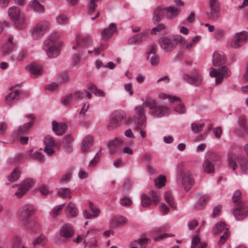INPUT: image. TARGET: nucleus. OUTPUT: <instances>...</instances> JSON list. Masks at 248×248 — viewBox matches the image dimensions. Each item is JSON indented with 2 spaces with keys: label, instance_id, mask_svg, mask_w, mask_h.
Segmentation results:
<instances>
[{
  "label": "nucleus",
  "instance_id": "1",
  "mask_svg": "<svg viewBox=\"0 0 248 248\" xmlns=\"http://www.w3.org/2000/svg\"><path fill=\"white\" fill-rule=\"evenodd\" d=\"M145 108H148V106L144 105V102L141 105L136 106L134 109L133 118H129L126 123L130 124L133 120L135 127L134 131L140 132L141 137L142 138L146 137V131L144 129L146 127V116L145 113Z\"/></svg>",
  "mask_w": 248,
  "mask_h": 248
},
{
  "label": "nucleus",
  "instance_id": "2",
  "mask_svg": "<svg viewBox=\"0 0 248 248\" xmlns=\"http://www.w3.org/2000/svg\"><path fill=\"white\" fill-rule=\"evenodd\" d=\"M60 34L57 32L51 33L44 42L43 49L49 58H57L62 46V42L60 41Z\"/></svg>",
  "mask_w": 248,
  "mask_h": 248
},
{
  "label": "nucleus",
  "instance_id": "3",
  "mask_svg": "<svg viewBox=\"0 0 248 248\" xmlns=\"http://www.w3.org/2000/svg\"><path fill=\"white\" fill-rule=\"evenodd\" d=\"M35 212V208L33 205L31 204H26L23 206L19 211V217L23 222V223L26 229L29 231L34 232L37 229V227L35 226V223L33 221H31L29 218L33 215Z\"/></svg>",
  "mask_w": 248,
  "mask_h": 248
},
{
  "label": "nucleus",
  "instance_id": "4",
  "mask_svg": "<svg viewBox=\"0 0 248 248\" xmlns=\"http://www.w3.org/2000/svg\"><path fill=\"white\" fill-rule=\"evenodd\" d=\"M144 105L148 106L151 110V114L155 117H162L170 112V108L168 105L157 104L154 99L147 98L144 102Z\"/></svg>",
  "mask_w": 248,
  "mask_h": 248
},
{
  "label": "nucleus",
  "instance_id": "5",
  "mask_svg": "<svg viewBox=\"0 0 248 248\" xmlns=\"http://www.w3.org/2000/svg\"><path fill=\"white\" fill-rule=\"evenodd\" d=\"M8 14L11 19L15 22L16 27L22 29L26 26V18L24 15L20 14L19 9L16 7L9 9Z\"/></svg>",
  "mask_w": 248,
  "mask_h": 248
},
{
  "label": "nucleus",
  "instance_id": "6",
  "mask_svg": "<svg viewBox=\"0 0 248 248\" xmlns=\"http://www.w3.org/2000/svg\"><path fill=\"white\" fill-rule=\"evenodd\" d=\"M228 163L229 166L234 170L237 168V164L238 163L243 171L248 172V161L241 156H236L233 154H230L228 157Z\"/></svg>",
  "mask_w": 248,
  "mask_h": 248
},
{
  "label": "nucleus",
  "instance_id": "7",
  "mask_svg": "<svg viewBox=\"0 0 248 248\" xmlns=\"http://www.w3.org/2000/svg\"><path fill=\"white\" fill-rule=\"evenodd\" d=\"M179 177L181 178V181L184 188L186 191L190 190L194 185V180L189 171L183 172V165L180 163L177 166Z\"/></svg>",
  "mask_w": 248,
  "mask_h": 248
},
{
  "label": "nucleus",
  "instance_id": "8",
  "mask_svg": "<svg viewBox=\"0 0 248 248\" xmlns=\"http://www.w3.org/2000/svg\"><path fill=\"white\" fill-rule=\"evenodd\" d=\"M46 240L45 236L40 235L34 239L31 244L27 245L25 243H22L21 237L16 236L14 238L12 248H35L37 245L44 244Z\"/></svg>",
  "mask_w": 248,
  "mask_h": 248
},
{
  "label": "nucleus",
  "instance_id": "9",
  "mask_svg": "<svg viewBox=\"0 0 248 248\" xmlns=\"http://www.w3.org/2000/svg\"><path fill=\"white\" fill-rule=\"evenodd\" d=\"M182 78L186 83L196 86L202 84L203 80L202 74L198 69L193 70L190 75L183 74Z\"/></svg>",
  "mask_w": 248,
  "mask_h": 248
},
{
  "label": "nucleus",
  "instance_id": "10",
  "mask_svg": "<svg viewBox=\"0 0 248 248\" xmlns=\"http://www.w3.org/2000/svg\"><path fill=\"white\" fill-rule=\"evenodd\" d=\"M158 98L162 100H168L170 104L174 103V102H179L178 105L174 108L175 111L183 114L186 112V109L183 104L181 103V99L179 97L170 95L165 93H160L158 94Z\"/></svg>",
  "mask_w": 248,
  "mask_h": 248
},
{
  "label": "nucleus",
  "instance_id": "11",
  "mask_svg": "<svg viewBox=\"0 0 248 248\" xmlns=\"http://www.w3.org/2000/svg\"><path fill=\"white\" fill-rule=\"evenodd\" d=\"M34 184V180L28 178L24 180L20 186L13 185L12 186L13 188L18 186V191L15 193V196L18 198L22 197Z\"/></svg>",
  "mask_w": 248,
  "mask_h": 248
},
{
  "label": "nucleus",
  "instance_id": "12",
  "mask_svg": "<svg viewBox=\"0 0 248 248\" xmlns=\"http://www.w3.org/2000/svg\"><path fill=\"white\" fill-rule=\"evenodd\" d=\"M50 24L46 21H41L38 22L33 28L31 35L34 39L41 38L49 29Z\"/></svg>",
  "mask_w": 248,
  "mask_h": 248
},
{
  "label": "nucleus",
  "instance_id": "13",
  "mask_svg": "<svg viewBox=\"0 0 248 248\" xmlns=\"http://www.w3.org/2000/svg\"><path fill=\"white\" fill-rule=\"evenodd\" d=\"M248 33L246 31L237 33L233 36L231 46L233 48H237L243 46L248 41Z\"/></svg>",
  "mask_w": 248,
  "mask_h": 248
},
{
  "label": "nucleus",
  "instance_id": "14",
  "mask_svg": "<svg viewBox=\"0 0 248 248\" xmlns=\"http://www.w3.org/2000/svg\"><path fill=\"white\" fill-rule=\"evenodd\" d=\"M212 70L210 72L211 77L216 78V82L217 84H220L224 77L229 76L230 71L226 66H222L218 70L215 68H211Z\"/></svg>",
  "mask_w": 248,
  "mask_h": 248
},
{
  "label": "nucleus",
  "instance_id": "15",
  "mask_svg": "<svg viewBox=\"0 0 248 248\" xmlns=\"http://www.w3.org/2000/svg\"><path fill=\"white\" fill-rule=\"evenodd\" d=\"M77 46H72L73 49H76L77 47H87L91 45L93 42L92 37L89 35L80 36L77 35L76 37Z\"/></svg>",
  "mask_w": 248,
  "mask_h": 248
},
{
  "label": "nucleus",
  "instance_id": "16",
  "mask_svg": "<svg viewBox=\"0 0 248 248\" xmlns=\"http://www.w3.org/2000/svg\"><path fill=\"white\" fill-rule=\"evenodd\" d=\"M44 142L45 144L44 152L48 155H53L55 151L54 147L56 145L55 140L50 136H46L45 137Z\"/></svg>",
  "mask_w": 248,
  "mask_h": 248
},
{
  "label": "nucleus",
  "instance_id": "17",
  "mask_svg": "<svg viewBox=\"0 0 248 248\" xmlns=\"http://www.w3.org/2000/svg\"><path fill=\"white\" fill-rule=\"evenodd\" d=\"M59 233L61 237L69 239L74 235L75 230L70 224L66 223L61 227Z\"/></svg>",
  "mask_w": 248,
  "mask_h": 248
},
{
  "label": "nucleus",
  "instance_id": "18",
  "mask_svg": "<svg viewBox=\"0 0 248 248\" xmlns=\"http://www.w3.org/2000/svg\"><path fill=\"white\" fill-rule=\"evenodd\" d=\"M248 215V206L245 204H242L233 211V215L235 218L238 220L243 219Z\"/></svg>",
  "mask_w": 248,
  "mask_h": 248
},
{
  "label": "nucleus",
  "instance_id": "19",
  "mask_svg": "<svg viewBox=\"0 0 248 248\" xmlns=\"http://www.w3.org/2000/svg\"><path fill=\"white\" fill-rule=\"evenodd\" d=\"M95 232V230L94 229H91L90 230H88L86 234H78L77 236L76 237L74 238L73 239V241L77 244H82L84 248H87L88 245V243L87 240V236L90 233H93Z\"/></svg>",
  "mask_w": 248,
  "mask_h": 248
},
{
  "label": "nucleus",
  "instance_id": "20",
  "mask_svg": "<svg viewBox=\"0 0 248 248\" xmlns=\"http://www.w3.org/2000/svg\"><path fill=\"white\" fill-rule=\"evenodd\" d=\"M160 45L166 51H170L175 47V44L171 39L167 37H162L160 39Z\"/></svg>",
  "mask_w": 248,
  "mask_h": 248
},
{
  "label": "nucleus",
  "instance_id": "21",
  "mask_svg": "<svg viewBox=\"0 0 248 248\" xmlns=\"http://www.w3.org/2000/svg\"><path fill=\"white\" fill-rule=\"evenodd\" d=\"M116 26L114 23H111L109 26L104 29L101 31L102 38L105 41L108 40L116 31Z\"/></svg>",
  "mask_w": 248,
  "mask_h": 248
},
{
  "label": "nucleus",
  "instance_id": "22",
  "mask_svg": "<svg viewBox=\"0 0 248 248\" xmlns=\"http://www.w3.org/2000/svg\"><path fill=\"white\" fill-rule=\"evenodd\" d=\"M225 62V56L222 52L216 51L213 56V63L215 67H219L224 64Z\"/></svg>",
  "mask_w": 248,
  "mask_h": 248
},
{
  "label": "nucleus",
  "instance_id": "23",
  "mask_svg": "<svg viewBox=\"0 0 248 248\" xmlns=\"http://www.w3.org/2000/svg\"><path fill=\"white\" fill-rule=\"evenodd\" d=\"M123 119V116L120 114H115L110 120L108 126L109 130H112L119 126L120 123Z\"/></svg>",
  "mask_w": 248,
  "mask_h": 248
},
{
  "label": "nucleus",
  "instance_id": "24",
  "mask_svg": "<svg viewBox=\"0 0 248 248\" xmlns=\"http://www.w3.org/2000/svg\"><path fill=\"white\" fill-rule=\"evenodd\" d=\"M26 117L30 120L26 124L21 126L18 129V132L20 134H24L27 131H28L31 127L33 121L34 120V117L32 114H29L26 115Z\"/></svg>",
  "mask_w": 248,
  "mask_h": 248
},
{
  "label": "nucleus",
  "instance_id": "25",
  "mask_svg": "<svg viewBox=\"0 0 248 248\" xmlns=\"http://www.w3.org/2000/svg\"><path fill=\"white\" fill-rule=\"evenodd\" d=\"M27 69L30 72L32 76L36 77L42 73V68L41 65L35 63H32L27 66Z\"/></svg>",
  "mask_w": 248,
  "mask_h": 248
},
{
  "label": "nucleus",
  "instance_id": "26",
  "mask_svg": "<svg viewBox=\"0 0 248 248\" xmlns=\"http://www.w3.org/2000/svg\"><path fill=\"white\" fill-rule=\"evenodd\" d=\"M89 207L90 210L93 213V215L91 214L87 210H85L83 211V216L86 218L90 219L98 216L100 213V211L98 208L94 206L92 202H89Z\"/></svg>",
  "mask_w": 248,
  "mask_h": 248
},
{
  "label": "nucleus",
  "instance_id": "27",
  "mask_svg": "<svg viewBox=\"0 0 248 248\" xmlns=\"http://www.w3.org/2000/svg\"><path fill=\"white\" fill-rule=\"evenodd\" d=\"M67 126L65 124H59L54 121L52 122V129L58 135H62L66 131Z\"/></svg>",
  "mask_w": 248,
  "mask_h": 248
},
{
  "label": "nucleus",
  "instance_id": "28",
  "mask_svg": "<svg viewBox=\"0 0 248 248\" xmlns=\"http://www.w3.org/2000/svg\"><path fill=\"white\" fill-rule=\"evenodd\" d=\"M93 143V138L91 135H88L84 137L83 139L81 146V149L82 152H85L90 149Z\"/></svg>",
  "mask_w": 248,
  "mask_h": 248
},
{
  "label": "nucleus",
  "instance_id": "29",
  "mask_svg": "<svg viewBox=\"0 0 248 248\" xmlns=\"http://www.w3.org/2000/svg\"><path fill=\"white\" fill-rule=\"evenodd\" d=\"M123 143V140L119 138H116L114 140L111 141L108 144L110 153L111 154L116 153L118 150V147Z\"/></svg>",
  "mask_w": 248,
  "mask_h": 248
},
{
  "label": "nucleus",
  "instance_id": "30",
  "mask_svg": "<svg viewBox=\"0 0 248 248\" xmlns=\"http://www.w3.org/2000/svg\"><path fill=\"white\" fill-rule=\"evenodd\" d=\"M165 15H166V7H157L154 12V20L156 22L160 21Z\"/></svg>",
  "mask_w": 248,
  "mask_h": 248
},
{
  "label": "nucleus",
  "instance_id": "31",
  "mask_svg": "<svg viewBox=\"0 0 248 248\" xmlns=\"http://www.w3.org/2000/svg\"><path fill=\"white\" fill-rule=\"evenodd\" d=\"M214 160L211 158V160L207 159L204 161L202 164L203 171L207 173H212L215 171V166L213 162Z\"/></svg>",
  "mask_w": 248,
  "mask_h": 248
},
{
  "label": "nucleus",
  "instance_id": "32",
  "mask_svg": "<svg viewBox=\"0 0 248 248\" xmlns=\"http://www.w3.org/2000/svg\"><path fill=\"white\" fill-rule=\"evenodd\" d=\"M180 11V9L175 7H166V17L169 19H173L179 14Z\"/></svg>",
  "mask_w": 248,
  "mask_h": 248
},
{
  "label": "nucleus",
  "instance_id": "33",
  "mask_svg": "<svg viewBox=\"0 0 248 248\" xmlns=\"http://www.w3.org/2000/svg\"><path fill=\"white\" fill-rule=\"evenodd\" d=\"M210 11L207 12L208 18L212 20H217L219 18L220 15L219 7H210Z\"/></svg>",
  "mask_w": 248,
  "mask_h": 248
},
{
  "label": "nucleus",
  "instance_id": "34",
  "mask_svg": "<svg viewBox=\"0 0 248 248\" xmlns=\"http://www.w3.org/2000/svg\"><path fill=\"white\" fill-rule=\"evenodd\" d=\"M207 244L205 242H201L198 235H195L192 239L191 248H205Z\"/></svg>",
  "mask_w": 248,
  "mask_h": 248
},
{
  "label": "nucleus",
  "instance_id": "35",
  "mask_svg": "<svg viewBox=\"0 0 248 248\" xmlns=\"http://www.w3.org/2000/svg\"><path fill=\"white\" fill-rule=\"evenodd\" d=\"M149 33L148 31H144L135 35L132 38V42L134 43H141L148 39Z\"/></svg>",
  "mask_w": 248,
  "mask_h": 248
},
{
  "label": "nucleus",
  "instance_id": "36",
  "mask_svg": "<svg viewBox=\"0 0 248 248\" xmlns=\"http://www.w3.org/2000/svg\"><path fill=\"white\" fill-rule=\"evenodd\" d=\"M13 37L10 35L8 39V43L2 47V53L4 55L9 54L13 49L14 43L12 42Z\"/></svg>",
  "mask_w": 248,
  "mask_h": 248
},
{
  "label": "nucleus",
  "instance_id": "37",
  "mask_svg": "<svg viewBox=\"0 0 248 248\" xmlns=\"http://www.w3.org/2000/svg\"><path fill=\"white\" fill-rule=\"evenodd\" d=\"M126 222V218L124 217H115L111 220V225L112 227H117L125 224Z\"/></svg>",
  "mask_w": 248,
  "mask_h": 248
},
{
  "label": "nucleus",
  "instance_id": "38",
  "mask_svg": "<svg viewBox=\"0 0 248 248\" xmlns=\"http://www.w3.org/2000/svg\"><path fill=\"white\" fill-rule=\"evenodd\" d=\"M29 6L34 11L37 12L43 13L45 10L44 6L36 0L31 1L29 4Z\"/></svg>",
  "mask_w": 248,
  "mask_h": 248
},
{
  "label": "nucleus",
  "instance_id": "39",
  "mask_svg": "<svg viewBox=\"0 0 248 248\" xmlns=\"http://www.w3.org/2000/svg\"><path fill=\"white\" fill-rule=\"evenodd\" d=\"M226 229L229 231V228L226 227L224 222H220L218 223L213 229V232L215 234L220 233L223 231H226Z\"/></svg>",
  "mask_w": 248,
  "mask_h": 248
},
{
  "label": "nucleus",
  "instance_id": "40",
  "mask_svg": "<svg viewBox=\"0 0 248 248\" xmlns=\"http://www.w3.org/2000/svg\"><path fill=\"white\" fill-rule=\"evenodd\" d=\"M20 173L21 172L19 169H15L12 173L8 176V180L11 182H14L17 181L19 178Z\"/></svg>",
  "mask_w": 248,
  "mask_h": 248
},
{
  "label": "nucleus",
  "instance_id": "41",
  "mask_svg": "<svg viewBox=\"0 0 248 248\" xmlns=\"http://www.w3.org/2000/svg\"><path fill=\"white\" fill-rule=\"evenodd\" d=\"M29 155L34 159L37 160L39 162H43L44 161V157L43 155L40 152H33L32 150H30L28 152Z\"/></svg>",
  "mask_w": 248,
  "mask_h": 248
},
{
  "label": "nucleus",
  "instance_id": "42",
  "mask_svg": "<svg viewBox=\"0 0 248 248\" xmlns=\"http://www.w3.org/2000/svg\"><path fill=\"white\" fill-rule=\"evenodd\" d=\"M67 212L69 215L72 217H75L78 215V210L75 205L72 202H70L67 206Z\"/></svg>",
  "mask_w": 248,
  "mask_h": 248
},
{
  "label": "nucleus",
  "instance_id": "43",
  "mask_svg": "<svg viewBox=\"0 0 248 248\" xmlns=\"http://www.w3.org/2000/svg\"><path fill=\"white\" fill-rule=\"evenodd\" d=\"M164 199L168 204L172 208L176 207L175 203L173 201V199L170 192L169 191L165 192L164 193Z\"/></svg>",
  "mask_w": 248,
  "mask_h": 248
},
{
  "label": "nucleus",
  "instance_id": "44",
  "mask_svg": "<svg viewBox=\"0 0 248 248\" xmlns=\"http://www.w3.org/2000/svg\"><path fill=\"white\" fill-rule=\"evenodd\" d=\"M238 123L241 129L246 133L248 134V127L247 126V120L244 116L242 115L239 117Z\"/></svg>",
  "mask_w": 248,
  "mask_h": 248
},
{
  "label": "nucleus",
  "instance_id": "45",
  "mask_svg": "<svg viewBox=\"0 0 248 248\" xmlns=\"http://www.w3.org/2000/svg\"><path fill=\"white\" fill-rule=\"evenodd\" d=\"M70 190L69 189L67 188H62L59 189L58 191V195L63 198H71Z\"/></svg>",
  "mask_w": 248,
  "mask_h": 248
},
{
  "label": "nucleus",
  "instance_id": "46",
  "mask_svg": "<svg viewBox=\"0 0 248 248\" xmlns=\"http://www.w3.org/2000/svg\"><path fill=\"white\" fill-rule=\"evenodd\" d=\"M19 92L18 90L14 92L10 93L6 97V101L7 103L10 104L13 100L17 99V96L19 95Z\"/></svg>",
  "mask_w": 248,
  "mask_h": 248
},
{
  "label": "nucleus",
  "instance_id": "47",
  "mask_svg": "<svg viewBox=\"0 0 248 248\" xmlns=\"http://www.w3.org/2000/svg\"><path fill=\"white\" fill-rule=\"evenodd\" d=\"M165 182L166 178L165 176L162 175L159 176L155 180V186L159 188H161L165 185Z\"/></svg>",
  "mask_w": 248,
  "mask_h": 248
},
{
  "label": "nucleus",
  "instance_id": "48",
  "mask_svg": "<svg viewBox=\"0 0 248 248\" xmlns=\"http://www.w3.org/2000/svg\"><path fill=\"white\" fill-rule=\"evenodd\" d=\"M204 126V124H200L193 123H192L191 124V128L192 131L194 133H198L203 129Z\"/></svg>",
  "mask_w": 248,
  "mask_h": 248
},
{
  "label": "nucleus",
  "instance_id": "49",
  "mask_svg": "<svg viewBox=\"0 0 248 248\" xmlns=\"http://www.w3.org/2000/svg\"><path fill=\"white\" fill-rule=\"evenodd\" d=\"M56 21L57 23L60 25L66 24L68 22L67 17L63 14H60L57 16Z\"/></svg>",
  "mask_w": 248,
  "mask_h": 248
},
{
  "label": "nucleus",
  "instance_id": "50",
  "mask_svg": "<svg viewBox=\"0 0 248 248\" xmlns=\"http://www.w3.org/2000/svg\"><path fill=\"white\" fill-rule=\"evenodd\" d=\"M151 203V199L145 194L141 196V204L144 207H149Z\"/></svg>",
  "mask_w": 248,
  "mask_h": 248
},
{
  "label": "nucleus",
  "instance_id": "51",
  "mask_svg": "<svg viewBox=\"0 0 248 248\" xmlns=\"http://www.w3.org/2000/svg\"><path fill=\"white\" fill-rule=\"evenodd\" d=\"M147 59L150 60V62L152 66H156L159 62V58L156 55L148 56Z\"/></svg>",
  "mask_w": 248,
  "mask_h": 248
},
{
  "label": "nucleus",
  "instance_id": "52",
  "mask_svg": "<svg viewBox=\"0 0 248 248\" xmlns=\"http://www.w3.org/2000/svg\"><path fill=\"white\" fill-rule=\"evenodd\" d=\"M27 56V51L25 50H21L17 56H13V59L17 61H21L26 58Z\"/></svg>",
  "mask_w": 248,
  "mask_h": 248
},
{
  "label": "nucleus",
  "instance_id": "53",
  "mask_svg": "<svg viewBox=\"0 0 248 248\" xmlns=\"http://www.w3.org/2000/svg\"><path fill=\"white\" fill-rule=\"evenodd\" d=\"M232 201L236 205L241 203V192L239 190L235 191L233 193Z\"/></svg>",
  "mask_w": 248,
  "mask_h": 248
},
{
  "label": "nucleus",
  "instance_id": "54",
  "mask_svg": "<svg viewBox=\"0 0 248 248\" xmlns=\"http://www.w3.org/2000/svg\"><path fill=\"white\" fill-rule=\"evenodd\" d=\"M73 140V138L70 135L66 136L63 140V145L67 149L70 147V144Z\"/></svg>",
  "mask_w": 248,
  "mask_h": 248
},
{
  "label": "nucleus",
  "instance_id": "55",
  "mask_svg": "<svg viewBox=\"0 0 248 248\" xmlns=\"http://www.w3.org/2000/svg\"><path fill=\"white\" fill-rule=\"evenodd\" d=\"M150 241V239L147 238H140L135 241L136 243L140 246L141 248H146V246Z\"/></svg>",
  "mask_w": 248,
  "mask_h": 248
},
{
  "label": "nucleus",
  "instance_id": "56",
  "mask_svg": "<svg viewBox=\"0 0 248 248\" xmlns=\"http://www.w3.org/2000/svg\"><path fill=\"white\" fill-rule=\"evenodd\" d=\"M73 96L75 99H82L86 94V90H83L80 91H77L72 93Z\"/></svg>",
  "mask_w": 248,
  "mask_h": 248
},
{
  "label": "nucleus",
  "instance_id": "57",
  "mask_svg": "<svg viewBox=\"0 0 248 248\" xmlns=\"http://www.w3.org/2000/svg\"><path fill=\"white\" fill-rule=\"evenodd\" d=\"M73 99H74V98L73 96L72 93H71L66 95L65 97L62 98V102L64 105L67 106L71 103Z\"/></svg>",
  "mask_w": 248,
  "mask_h": 248
},
{
  "label": "nucleus",
  "instance_id": "58",
  "mask_svg": "<svg viewBox=\"0 0 248 248\" xmlns=\"http://www.w3.org/2000/svg\"><path fill=\"white\" fill-rule=\"evenodd\" d=\"M230 232L228 230L226 229V231L224 232V234L220 236L218 244L219 246L223 245L229 236Z\"/></svg>",
  "mask_w": 248,
  "mask_h": 248
},
{
  "label": "nucleus",
  "instance_id": "59",
  "mask_svg": "<svg viewBox=\"0 0 248 248\" xmlns=\"http://www.w3.org/2000/svg\"><path fill=\"white\" fill-rule=\"evenodd\" d=\"M87 242L88 243V246L89 248H94L97 246V240L95 236L91 237Z\"/></svg>",
  "mask_w": 248,
  "mask_h": 248
},
{
  "label": "nucleus",
  "instance_id": "60",
  "mask_svg": "<svg viewBox=\"0 0 248 248\" xmlns=\"http://www.w3.org/2000/svg\"><path fill=\"white\" fill-rule=\"evenodd\" d=\"M200 39V36H196L194 38H193L192 41L188 43L186 46V48L187 49H191L193 48V47L194 46V45L197 43Z\"/></svg>",
  "mask_w": 248,
  "mask_h": 248
},
{
  "label": "nucleus",
  "instance_id": "61",
  "mask_svg": "<svg viewBox=\"0 0 248 248\" xmlns=\"http://www.w3.org/2000/svg\"><path fill=\"white\" fill-rule=\"evenodd\" d=\"M64 205V204H63L61 205H59V206L55 207L54 208V209L53 210V214H52L53 216L54 217H55L60 214V213H61V212L62 211V209L63 208Z\"/></svg>",
  "mask_w": 248,
  "mask_h": 248
},
{
  "label": "nucleus",
  "instance_id": "62",
  "mask_svg": "<svg viewBox=\"0 0 248 248\" xmlns=\"http://www.w3.org/2000/svg\"><path fill=\"white\" fill-rule=\"evenodd\" d=\"M121 204L124 206H129L132 204V201L129 198L124 197L120 201Z\"/></svg>",
  "mask_w": 248,
  "mask_h": 248
},
{
  "label": "nucleus",
  "instance_id": "63",
  "mask_svg": "<svg viewBox=\"0 0 248 248\" xmlns=\"http://www.w3.org/2000/svg\"><path fill=\"white\" fill-rule=\"evenodd\" d=\"M99 153H97L96 155L94 156V158L90 161L89 167H94L96 164L98 162L99 160Z\"/></svg>",
  "mask_w": 248,
  "mask_h": 248
},
{
  "label": "nucleus",
  "instance_id": "64",
  "mask_svg": "<svg viewBox=\"0 0 248 248\" xmlns=\"http://www.w3.org/2000/svg\"><path fill=\"white\" fill-rule=\"evenodd\" d=\"M39 191L43 195H46L49 193V189L47 186L45 185H41L39 188Z\"/></svg>",
  "mask_w": 248,
  "mask_h": 248
}]
</instances>
